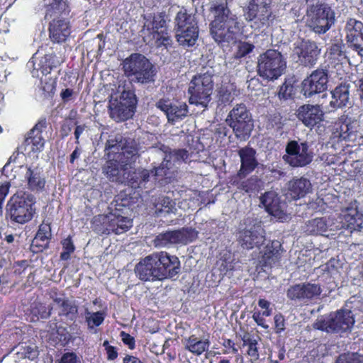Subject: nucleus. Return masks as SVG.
I'll use <instances>...</instances> for the list:
<instances>
[{
  "instance_id": "f257e3e1",
  "label": "nucleus",
  "mask_w": 363,
  "mask_h": 363,
  "mask_svg": "<svg viewBox=\"0 0 363 363\" xmlns=\"http://www.w3.org/2000/svg\"><path fill=\"white\" fill-rule=\"evenodd\" d=\"M209 11L213 15L209 24L210 33L215 41L223 43L235 40L243 28V23L232 12L227 0L213 1Z\"/></svg>"
},
{
  "instance_id": "f03ea898",
  "label": "nucleus",
  "mask_w": 363,
  "mask_h": 363,
  "mask_svg": "<svg viewBox=\"0 0 363 363\" xmlns=\"http://www.w3.org/2000/svg\"><path fill=\"white\" fill-rule=\"evenodd\" d=\"M179 269L180 262L177 257L160 252L145 257L136 264L135 272L140 279L146 281L172 278Z\"/></svg>"
},
{
  "instance_id": "7ed1b4c3",
  "label": "nucleus",
  "mask_w": 363,
  "mask_h": 363,
  "mask_svg": "<svg viewBox=\"0 0 363 363\" xmlns=\"http://www.w3.org/2000/svg\"><path fill=\"white\" fill-rule=\"evenodd\" d=\"M273 0H247L242 7L245 21L255 30H265L273 27L278 16L272 10Z\"/></svg>"
},
{
  "instance_id": "20e7f679",
  "label": "nucleus",
  "mask_w": 363,
  "mask_h": 363,
  "mask_svg": "<svg viewBox=\"0 0 363 363\" xmlns=\"http://www.w3.org/2000/svg\"><path fill=\"white\" fill-rule=\"evenodd\" d=\"M36 198L27 191H16L6 204V216L11 222L26 224L30 221L36 213Z\"/></svg>"
},
{
  "instance_id": "39448f33",
  "label": "nucleus",
  "mask_w": 363,
  "mask_h": 363,
  "mask_svg": "<svg viewBox=\"0 0 363 363\" xmlns=\"http://www.w3.org/2000/svg\"><path fill=\"white\" fill-rule=\"evenodd\" d=\"M174 30L178 43L184 48L194 46L199 38V28L194 14L182 8L174 18Z\"/></svg>"
},
{
  "instance_id": "423d86ee",
  "label": "nucleus",
  "mask_w": 363,
  "mask_h": 363,
  "mask_svg": "<svg viewBox=\"0 0 363 363\" xmlns=\"http://www.w3.org/2000/svg\"><path fill=\"white\" fill-rule=\"evenodd\" d=\"M213 74L211 71L194 75L188 88L190 104L206 108L211 100L214 82Z\"/></svg>"
},
{
  "instance_id": "0eeeda50",
  "label": "nucleus",
  "mask_w": 363,
  "mask_h": 363,
  "mask_svg": "<svg viewBox=\"0 0 363 363\" xmlns=\"http://www.w3.org/2000/svg\"><path fill=\"white\" fill-rule=\"evenodd\" d=\"M165 17L164 12L144 16L143 31L145 38L155 40L157 47L163 46L167 49L172 47L173 41L168 30Z\"/></svg>"
},
{
  "instance_id": "6e6552de",
  "label": "nucleus",
  "mask_w": 363,
  "mask_h": 363,
  "mask_svg": "<svg viewBox=\"0 0 363 363\" xmlns=\"http://www.w3.org/2000/svg\"><path fill=\"white\" fill-rule=\"evenodd\" d=\"M125 76L137 82L146 84L154 81L155 72L152 64L144 55L132 54L123 63Z\"/></svg>"
},
{
  "instance_id": "1a4fd4ad",
  "label": "nucleus",
  "mask_w": 363,
  "mask_h": 363,
  "mask_svg": "<svg viewBox=\"0 0 363 363\" xmlns=\"http://www.w3.org/2000/svg\"><path fill=\"white\" fill-rule=\"evenodd\" d=\"M286 68V62L281 52L269 49L259 55L257 61V73L266 79H277Z\"/></svg>"
},
{
  "instance_id": "9d476101",
  "label": "nucleus",
  "mask_w": 363,
  "mask_h": 363,
  "mask_svg": "<svg viewBox=\"0 0 363 363\" xmlns=\"http://www.w3.org/2000/svg\"><path fill=\"white\" fill-rule=\"evenodd\" d=\"M123 137L116 135L114 138L107 140L105 145L106 155L108 157L104 172L112 181L119 179L121 167L124 163L123 158L125 153V147L122 144Z\"/></svg>"
},
{
  "instance_id": "9b49d317",
  "label": "nucleus",
  "mask_w": 363,
  "mask_h": 363,
  "mask_svg": "<svg viewBox=\"0 0 363 363\" xmlns=\"http://www.w3.org/2000/svg\"><path fill=\"white\" fill-rule=\"evenodd\" d=\"M354 323V318L350 310H340L328 316L317 318L313 327L326 333H343L350 330Z\"/></svg>"
},
{
  "instance_id": "f8f14e48",
  "label": "nucleus",
  "mask_w": 363,
  "mask_h": 363,
  "mask_svg": "<svg viewBox=\"0 0 363 363\" xmlns=\"http://www.w3.org/2000/svg\"><path fill=\"white\" fill-rule=\"evenodd\" d=\"M226 122L238 139L245 141L250 138L254 124L245 104L242 103L233 107L228 115Z\"/></svg>"
},
{
  "instance_id": "ddd939ff",
  "label": "nucleus",
  "mask_w": 363,
  "mask_h": 363,
  "mask_svg": "<svg viewBox=\"0 0 363 363\" xmlns=\"http://www.w3.org/2000/svg\"><path fill=\"white\" fill-rule=\"evenodd\" d=\"M92 226L98 233H113L119 235L128 231L133 226V220L126 216L117 214L116 211L94 216Z\"/></svg>"
},
{
  "instance_id": "4468645a",
  "label": "nucleus",
  "mask_w": 363,
  "mask_h": 363,
  "mask_svg": "<svg viewBox=\"0 0 363 363\" xmlns=\"http://www.w3.org/2000/svg\"><path fill=\"white\" fill-rule=\"evenodd\" d=\"M137 98L132 90H123L119 99L109 101V116L116 122L125 121L133 116L137 105Z\"/></svg>"
},
{
  "instance_id": "2eb2a0df",
  "label": "nucleus",
  "mask_w": 363,
  "mask_h": 363,
  "mask_svg": "<svg viewBox=\"0 0 363 363\" xmlns=\"http://www.w3.org/2000/svg\"><path fill=\"white\" fill-rule=\"evenodd\" d=\"M308 26L316 33H325L335 22V13L327 4H312L307 11Z\"/></svg>"
},
{
  "instance_id": "dca6fc26",
  "label": "nucleus",
  "mask_w": 363,
  "mask_h": 363,
  "mask_svg": "<svg viewBox=\"0 0 363 363\" xmlns=\"http://www.w3.org/2000/svg\"><path fill=\"white\" fill-rule=\"evenodd\" d=\"M286 152L284 160L294 167H305L313 160V153L307 142L298 143L296 140H291L286 146Z\"/></svg>"
},
{
  "instance_id": "f3484780",
  "label": "nucleus",
  "mask_w": 363,
  "mask_h": 363,
  "mask_svg": "<svg viewBox=\"0 0 363 363\" xmlns=\"http://www.w3.org/2000/svg\"><path fill=\"white\" fill-rule=\"evenodd\" d=\"M333 133L342 140L358 142L362 139L360 124L357 120L342 114L334 123Z\"/></svg>"
},
{
  "instance_id": "a211bd4d",
  "label": "nucleus",
  "mask_w": 363,
  "mask_h": 363,
  "mask_svg": "<svg viewBox=\"0 0 363 363\" xmlns=\"http://www.w3.org/2000/svg\"><path fill=\"white\" fill-rule=\"evenodd\" d=\"M293 52L300 65L311 67L316 64L320 49L315 41L301 39L294 44Z\"/></svg>"
},
{
  "instance_id": "6ab92c4d",
  "label": "nucleus",
  "mask_w": 363,
  "mask_h": 363,
  "mask_svg": "<svg viewBox=\"0 0 363 363\" xmlns=\"http://www.w3.org/2000/svg\"><path fill=\"white\" fill-rule=\"evenodd\" d=\"M47 118L43 116L39 118L35 125L27 133L22 146L24 151L38 153L43 150L45 140L42 133L48 127Z\"/></svg>"
},
{
  "instance_id": "aec40b11",
  "label": "nucleus",
  "mask_w": 363,
  "mask_h": 363,
  "mask_svg": "<svg viewBox=\"0 0 363 363\" xmlns=\"http://www.w3.org/2000/svg\"><path fill=\"white\" fill-rule=\"evenodd\" d=\"M328 76L325 69H317L301 82V93L306 97L325 91L328 88Z\"/></svg>"
},
{
  "instance_id": "412c9836",
  "label": "nucleus",
  "mask_w": 363,
  "mask_h": 363,
  "mask_svg": "<svg viewBox=\"0 0 363 363\" xmlns=\"http://www.w3.org/2000/svg\"><path fill=\"white\" fill-rule=\"evenodd\" d=\"M197 237V232L191 228H182L179 230H168L160 233L155 239L156 246L165 247L171 244L192 242Z\"/></svg>"
},
{
  "instance_id": "4be33fe9",
  "label": "nucleus",
  "mask_w": 363,
  "mask_h": 363,
  "mask_svg": "<svg viewBox=\"0 0 363 363\" xmlns=\"http://www.w3.org/2000/svg\"><path fill=\"white\" fill-rule=\"evenodd\" d=\"M256 150L249 146L240 148L238 155L240 158V167L237 174L230 178L231 184H238L237 179H244L251 174L259 165L256 157Z\"/></svg>"
},
{
  "instance_id": "5701e85b",
  "label": "nucleus",
  "mask_w": 363,
  "mask_h": 363,
  "mask_svg": "<svg viewBox=\"0 0 363 363\" xmlns=\"http://www.w3.org/2000/svg\"><path fill=\"white\" fill-rule=\"evenodd\" d=\"M156 107L164 113L168 122L174 124L182 120L188 113V106L185 103L173 101L169 99L162 98L157 101Z\"/></svg>"
},
{
  "instance_id": "b1692460",
  "label": "nucleus",
  "mask_w": 363,
  "mask_h": 363,
  "mask_svg": "<svg viewBox=\"0 0 363 363\" xmlns=\"http://www.w3.org/2000/svg\"><path fill=\"white\" fill-rule=\"evenodd\" d=\"M346 40L350 48L363 57V23L349 18L345 26Z\"/></svg>"
},
{
  "instance_id": "393cba45",
  "label": "nucleus",
  "mask_w": 363,
  "mask_h": 363,
  "mask_svg": "<svg viewBox=\"0 0 363 363\" xmlns=\"http://www.w3.org/2000/svg\"><path fill=\"white\" fill-rule=\"evenodd\" d=\"M49 38L54 43H65L72 33V26L67 18L57 16L49 23Z\"/></svg>"
},
{
  "instance_id": "a878e982",
  "label": "nucleus",
  "mask_w": 363,
  "mask_h": 363,
  "mask_svg": "<svg viewBox=\"0 0 363 363\" xmlns=\"http://www.w3.org/2000/svg\"><path fill=\"white\" fill-rule=\"evenodd\" d=\"M296 116L305 126L313 128L323 120L324 113L319 105L307 104L298 108Z\"/></svg>"
},
{
  "instance_id": "bb28decb",
  "label": "nucleus",
  "mask_w": 363,
  "mask_h": 363,
  "mask_svg": "<svg viewBox=\"0 0 363 363\" xmlns=\"http://www.w3.org/2000/svg\"><path fill=\"white\" fill-rule=\"evenodd\" d=\"M260 230V226H256L255 225L250 228L239 230L237 235V240L239 245L246 250L259 247L265 240L264 235Z\"/></svg>"
},
{
  "instance_id": "cd10ccee",
  "label": "nucleus",
  "mask_w": 363,
  "mask_h": 363,
  "mask_svg": "<svg viewBox=\"0 0 363 363\" xmlns=\"http://www.w3.org/2000/svg\"><path fill=\"white\" fill-rule=\"evenodd\" d=\"M24 174L27 188L30 192H42L45 187L46 180L41 167L35 165H26Z\"/></svg>"
},
{
  "instance_id": "c85d7f7f",
  "label": "nucleus",
  "mask_w": 363,
  "mask_h": 363,
  "mask_svg": "<svg viewBox=\"0 0 363 363\" xmlns=\"http://www.w3.org/2000/svg\"><path fill=\"white\" fill-rule=\"evenodd\" d=\"M281 245L277 240L268 243L263 250L262 255L259 259V267L264 272L266 268H272L275 264L279 262L281 259Z\"/></svg>"
},
{
  "instance_id": "c756f323",
  "label": "nucleus",
  "mask_w": 363,
  "mask_h": 363,
  "mask_svg": "<svg viewBox=\"0 0 363 363\" xmlns=\"http://www.w3.org/2000/svg\"><path fill=\"white\" fill-rule=\"evenodd\" d=\"M52 238V230L50 223L44 221L39 225L37 233L32 240L30 250L38 254L49 248Z\"/></svg>"
},
{
  "instance_id": "7c9ffc66",
  "label": "nucleus",
  "mask_w": 363,
  "mask_h": 363,
  "mask_svg": "<svg viewBox=\"0 0 363 363\" xmlns=\"http://www.w3.org/2000/svg\"><path fill=\"white\" fill-rule=\"evenodd\" d=\"M341 223L344 228L361 232L363 230V214L357 208H347L342 211Z\"/></svg>"
},
{
  "instance_id": "2f4dec72",
  "label": "nucleus",
  "mask_w": 363,
  "mask_h": 363,
  "mask_svg": "<svg viewBox=\"0 0 363 363\" xmlns=\"http://www.w3.org/2000/svg\"><path fill=\"white\" fill-rule=\"evenodd\" d=\"M350 84L347 82L339 84L331 91L332 99L330 101V106L337 109L346 106L350 100Z\"/></svg>"
},
{
  "instance_id": "473e14b6",
  "label": "nucleus",
  "mask_w": 363,
  "mask_h": 363,
  "mask_svg": "<svg viewBox=\"0 0 363 363\" xmlns=\"http://www.w3.org/2000/svg\"><path fill=\"white\" fill-rule=\"evenodd\" d=\"M171 169L172 162L170 159L165 157L160 166L151 170L150 174L154 177L156 182L161 186H164L174 180V174Z\"/></svg>"
},
{
  "instance_id": "72a5a7b5",
  "label": "nucleus",
  "mask_w": 363,
  "mask_h": 363,
  "mask_svg": "<svg viewBox=\"0 0 363 363\" xmlns=\"http://www.w3.org/2000/svg\"><path fill=\"white\" fill-rule=\"evenodd\" d=\"M312 189L310 180L305 177L294 178L289 182V194L294 200L304 197Z\"/></svg>"
},
{
  "instance_id": "f704fd0d",
  "label": "nucleus",
  "mask_w": 363,
  "mask_h": 363,
  "mask_svg": "<svg viewBox=\"0 0 363 363\" xmlns=\"http://www.w3.org/2000/svg\"><path fill=\"white\" fill-rule=\"evenodd\" d=\"M184 348L192 354L199 356L203 352L208 351L210 346L208 338H200L192 335L182 340Z\"/></svg>"
},
{
  "instance_id": "c9c22d12",
  "label": "nucleus",
  "mask_w": 363,
  "mask_h": 363,
  "mask_svg": "<svg viewBox=\"0 0 363 363\" xmlns=\"http://www.w3.org/2000/svg\"><path fill=\"white\" fill-rule=\"evenodd\" d=\"M175 202L168 196H159L152 199V208L156 216L169 214L176 211Z\"/></svg>"
},
{
  "instance_id": "e433bc0d",
  "label": "nucleus",
  "mask_w": 363,
  "mask_h": 363,
  "mask_svg": "<svg viewBox=\"0 0 363 363\" xmlns=\"http://www.w3.org/2000/svg\"><path fill=\"white\" fill-rule=\"evenodd\" d=\"M320 285L311 283L297 284L287 291V295H320Z\"/></svg>"
},
{
  "instance_id": "4c0bfd02",
  "label": "nucleus",
  "mask_w": 363,
  "mask_h": 363,
  "mask_svg": "<svg viewBox=\"0 0 363 363\" xmlns=\"http://www.w3.org/2000/svg\"><path fill=\"white\" fill-rule=\"evenodd\" d=\"M150 177V172L147 169H135L129 171L127 175V182L133 189L141 188Z\"/></svg>"
},
{
  "instance_id": "58836bf2",
  "label": "nucleus",
  "mask_w": 363,
  "mask_h": 363,
  "mask_svg": "<svg viewBox=\"0 0 363 363\" xmlns=\"http://www.w3.org/2000/svg\"><path fill=\"white\" fill-rule=\"evenodd\" d=\"M70 11L71 7L69 0H50L47 6L46 15L50 16L55 14L68 16Z\"/></svg>"
},
{
  "instance_id": "ea45409f",
  "label": "nucleus",
  "mask_w": 363,
  "mask_h": 363,
  "mask_svg": "<svg viewBox=\"0 0 363 363\" xmlns=\"http://www.w3.org/2000/svg\"><path fill=\"white\" fill-rule=\"evenodd\" d=\"M237 91L233 84H222L217 90V101L220 106L230 104L234 100V95Z\"/></svg>"
},
{
  "instance_id": "a19ab883",
  "label": "nucleus",
  "mask_w": 363,
  "mask_h": 363,
  "mask_svg": "<svg viewBox=\"0 0 363 363\" xmlns=\"http://www.w3.org/2000/svg\"><path fill=\"white\" fill-rule=\"evenodd\" d=\"M216 267L222 277L227 275L229 272L233 271L235 262L232 254L230 252H226L222 255L216 262Z\"/></svg>"
},
{
  "instance_id": "79ce46f5",
  "label": "nucleus",
  "mask_w": 363,
  "mask_h": 363,
  "mask_svg": "<svg viewBox=\"0 0 363 363\" xmlns=\"http://www.w3.org/2000/svg\"><path fill=\"white\" fill-rule=\"evenodd\" d=\"M40 62V70L43 74L47 75L52 69L60 66L62 62L59 60L55 53L52 52L45 55Z\"/></svg>"
},
{
  "instance_id": "37998d69",
  "label": "nucleus",
  "mask_w": 363,
  "mask_h": 363,
  "mask_svg": "<svg viewBox=\"0 0 363 363\" xmlns=\"http://www.w3.org/2000/svg\"><path fill=\"white\" fill-rule=\"evenodd\" d=\"M242 179H237L238 184H232L237 186L240 191H244L246 193H252L258 191L261 180L257 176H252L248 179L240 182Z\"/></svg>"
},
{
  "instance_id": "c03bdc74",
  "label": "nucleus",
  "mask_w": 363,
  "mask_h": 363,
  "mask_svg": "<svg viewBox=\"0 0 363 363\" xmlns=\"http://www.w3.org/2000/svg\"><path fill=\"white\" fill-rule=\"evenodd\" d=\"M55 302L60 310V315L69 316L71 319L75 317L77 313V306L74 301L58 298L55 299Z\"/></svg>"
},
{
  "instance_id": "a18cd8bd",
  "label": "nucleus",
  "mask_w": 363,
  "mask_h": 363,
  "mask_svg": "<svg viewBox=\"0 0 363 363\" xmlns=\"http://www.w3.org/2000/svg\"><path fill=\"white\" fill-rule=\"evenodd\" d=\"M114 202L115 211L121 212L124 207H130L134 203V198L130 196V193H127L126 191H121L116 196Z\"/></svg>"
},
{
  "instance_id": "49530a36",
  "label": "nucleus",
  "mask_w": 363,
  "mask_h": 363,
  "mask_svg": "<svg viewBox=\"0 0 363 363\" xmlns=\"http://www.w3.org/2000/svg\"><path fill=\"white\" fill-rule=\"evenodd\" d=\"M261 203L263 206H264L266 211L272 213L274 211L277 210L278 207V198L274 194V193L272 191L265 192L260 197Z\"/></svg>"
},
{
  "instance_id": "de8ad7c7",
  "label": "nucleus",
  "mask_w": 363,
  "mask_h": 363,
  "mask_svg": "<svg viewBox=\"0 0 363 363\" xmlns=\"http://www.w3.org/2000/svg\"><path fill=\"white\" fill-rule=\"evenodd\" d=\"M328 225L323 218H316L309 221L308 230L311 234H322L327 231Z\"/></svg>"
},
{
  "instance_id": "09e8293b",
  "label": "nucleus",
  "mask_w": 363,
  "mask_h": 363,
  "mask_svg": "<svg viewBox=\"0 0 363 363\" xmlns=\"http://www.w3.org/2000/svg\"><path fill=\"white\" fill-rule=\"evenodd\" d=\"M61 245L62 246V252L60 253V259L63 261H67L70 259L71 255L75 250V246L73 243L72 237L68 236L67 238L63 239L61 241Z\"/></svg>"
},
{
  "instance_id": "8fccbe9b",
  "label": "nucleus",
  "mask_w": 363,
  "mask_h": 363,
  "mask_svg": "<svg viewBox=\"0 0 363 363\" xmlns=\"http://www.w3.org/2000/svg\"><path fill=\"white\" fill-rule=\"evenodd\" d=\"M344 45L342 43L333 44L328 50L330 60L335 62H340L345 59V53L343 51Z\"/></svg>"
},
{
  "instance_id": "3c124183",
  "label": "nucleus",
  "mask_w": 363,
  "mask_h": 363,
  "mask_svg": "<svg viewBox=\"0 0 363 363\" xmlns=\"http://www.w3.org/2000/svg\"><path fill=\"white\" fill-rule=\"evenodd\" d=\"M296 94L295 86L285 82L279 88L278 96L280 99H294Z\"/></svg>"
},
{
  "instance_id": "603ef678",
  "label": "nucleus",
  "mask_w": 363,
  "mask_h": 363,
  "mask_svg": "<svg viewBox=\"0 0 363 363\" xmlns=\"http://www.w3.org/2000/svg\"><path fill=\"white\" fill-rule=\"evenodd\" d=\"M163 151L169 153L170 157H173L176 161L186 162L189 158V152L186 149L172 150L169 147H164Z\"/></svg>"
},
{
  "instance_id": "864d4df0",
  "label": "nucleus",
  "mask_w": 363,
  "mask_h": 363,
  "mask_svg": "<svg viewBox=\"0 0 363 363\" xmlns=\"http://www.w3.org/2000/svg\"><path fill=\"white\" fill-rule=\"evenodd\" d=\"M335 363H363V355L357 353H344L337 357Z\"/></svg>"
},
{
  "instance_id": "5fc2aeb1",
  "label": "nucleus",
  "mask_w": 363,
  "mask_h": 363,
  "mask_svg": "<svg viewBox=\"0 0 363 363\" xmlns=\"http://www.w3.org/2000/svg\"><path fill=\"white\" fill-rule=\"evenodd\" d=\"M41 84H42V89L43 91L50 95V94H53L55 93V91L56 89V84H57V82H56V79L51 77H49L48 78H45V79L44 81H41Z\"/></svg>"
},
{
  "instance_id": "6e6d98bb",
  "label": "nucleus",
  "mask_w": 363,
  "mask_h": 363,
  "mask_svg": "<svg viewBox=\"0 0 363 363\" xmlns=\"http://www.w3.org/2000/svg\"><path fill=\"white\" fill-rule=\"evenodd\" d=\"M104 315L102 313L96 312L92 313L89 317L86 318L88 325L91 328L99 326L104 321Z\"/></svg>"
},
{
  "instance_id": "4d7b16f0",
  "label": "nucleus",
  "mask_w": 363,
  "mask_h": 363,
  "mask_svg": "<svg viewBox=\"0 0 363 363\" xmlns=\"http://www.w3.org/2000/svg\"><path fill=\"white\" fill-rule=\"evenodd\" d=\"M58 363H82L81 358L74 352H66L62 355Z\"/></svg>"
},
{
  "instance_id": "13d9d810",
  "label": "nucleus",
  "mask_w": 363,
  "mask_h": 363,
  "mask_svg": "<svg viewBox=\"0 0 363 363\" xmlns=\"http://www.w3.org/2000/svg\"><path fill=\"white\" fill-rule=\"evenodd\" d=\"M248 345V350L247 354L252 357L254 360H257L259 359V352L257 347V341L256 340L248 339L247 341H245Z\"/></svg>"
},
{
  "instance_id": "bf43d9fd",
  "label": "nucleus",
  "mask_w": 363,
  "mask_h": 363,
  "mask_svg": "<svg viewBox=\"0 0 363 363\" xmlns=\"http://www.w3.org/2000/svg\"><path fill=\"white\" fill-rule=\"evenodd\" d=\"M255 46L250 43L244 42L242 43L238 48L237 55L239 57H242L252 52Z\"/></svg>"
},
{
  "instance_id": "052dcab7",
  "label": "nucleus",
  "mask_w": 363,
  "mask_h": 363,
  "mask_svg": "<svg viewBox=\"0 0 363 363\" xmlns=\"http://www.w3.org/2000/svg\"><path fill=\"white\" fill-rule=\"evenodd\" d=\"M28 267V262L27 260H21L16 262L13 264V269L14 274L17 275L22 274Z\"/></svg>"
},
{
  "instance_id": "680f3d73",
  "label": "nucleus",
  "mask_w": 363,
  "mask_h": 363,
  "mask_svg": "<svg viewBox=\"0 0 363 363\" xmlns=\"http://www.w3.org/2000/svg\"><path fill=\"white\" fill-rule=\"evenodd\" d=\"M121 337L124 344L127 345L130 349L135 347V339L129 334L122 331L121 333Z\"/></svg>"
},
{
  "instance_id": "e2e57ef3",
  "label": "nucleus",
  "mask_w": 363,
  "mask_h": 363,
  "mask_svg": "<svg viewBox=\"0 0 363 363\" xmlns=\"http://www.w3.org/2000/svg\"><path fill=\"white\" fill-rule=\"evenodd\" d=\"M274 323L277 333L284 330V319L281 315H276L274 316Z\"/></svg>"
},
{
  "instance_id": "0e129e2a",
  "label": "nucleus",
  "mask_w": 363,
  "mask_h": 363,
  "mask_svg": "<svg viewBox=\"0 0 363 363\" xmlns=\"http://www.w3.org/2000/svg\"><path fill=\"white\" fill-rule=\"evenodd\" d=\"M269 305H270V303L269 301H267V300H265V299H260L259 301V306L262 308L264 309V311L262 313V315H264V316H269L271 315V313H272L271 309L269 308Z\"/></svg>"
},
{
  "instance_id": "69168bd1",
  "label": "nucleus",
  "mask_w": 363,
  "mask_h": 363,
  "mask_svg": "<svg viewBox=\"0 0 363 363\" xmlns=\"http://www.w3.org/2000/svg\"><path fill=\"white\" fill-rule=\"evenodd\" d=\"M252 318L258 325L267 329L268 325L265 324V319L261 316L260 313H254Z\"/></svg>"
},
{
  "instance_id": "338daca9",
  "label": "nucleus",
  "mask_w": 363,
  "mask_h": 363,
  "mask_svg": "<svg viewBox=\"0 0 363 363\" xmlns=\"http://www.w3.org/2000/svg\"><path fill=\"white\" fill-rule=\"evenodd\" d=\"M86 128V126L85 124L77 125L76 126L74 132V138L76 139L75 143L77 144H79V137L82 134V133L84 131Z\"/></svg>"
},
{
  "instance_id": "774afa93",
  "label": "nucleus",
  "mask_w": 363,
  "mask_h": 363,
  "mask_svg": "<svg viewBox=\"0 0 363 363\" xmlns=\"http://www.w3.org/2000/svg\"><path fill=\"white\" fill-rule=\"evenodd\" d=\"M74 91L72 89H63L60 93V96L64 102H67L69 100L70 97L73 95Z\"/></svg>"
}]
</instances>
